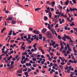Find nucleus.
<instances>
[{
	"instance_id": "nucleus-1",
	"label": "nucleus",
	"mask_w": 77,
	"mask_h": 77,
	"mask_svg": "<svg viewBox=\"0 0 77 77\" xmlns=\"http://www.w3.org/2000/svg\"><path fill=\"white\" fill-rule=\"evenodd\" d=\"M46 34L48 37L49 38H52L53 37V35L50 32V31H48L46 32Z\"/></svg>"
},
{
	"instance_id": "nucleus-2",
	"label": "nucleus",
	"mask_w": 77,
	"mask_h": 77,
	"mask_svg": "<svg viewBox=\"0 0 77 77\" xmlns=\"http://www.w3.org/2000/svg\"><path fill=\"white\" fill-rule=\"evenodd\" d=\"M70 11L72 12V11H73V12L75 11H77V9L76 8H70Z\"/></svg>"
},
{
	"instance_id": "nucleus-3",
	"label": "nucleus",
	"mask_w": 77,
	"mask_h": 77,
	"mask_svg": "<svg viewBox=\"0 0 77 77\" xmlns=\"http://www.w3.org/2000/svg\"><path fill=\"white\" fill-rule=\"evenodd\" d=\"M33 32L34 33L36 34V35H38V34H39V31H36L35 30H34L33 31Z\"/></svg>"
},
{
	"instance_id": "nucleus-4",
	"label": "nucleus",
	"mask_w": 77,
	"mask_h": 77,
	"mask_svg": "<svg viewBox=\"0 0 77 77\" xmlns=\"http://www.w3.org/2000/svg\"><path fill=\"white\" fill-rule=\"evenodd\" d=\"M69 0H67V1L66 2L64 3V5H65L66 6L69 4Z\"/></svg>"
},
{
	"instance_id": "nucleus-5",
	"label": "nucleus",
	"mask_w": 77,
	"mask_h": 77,
	"mask_svg": "<svg viewBox=\"0 0 77 77\" xmlns=\"http://www.w3.org/2000/svg\"><path fill=\"white\" fill-rule=\"evenodd\" d=\"M12 20V17H9L8 18H7L6 19V20H8V21H11V20Z\"/></svg>"
},
{
	"instance_id": "nucleus-6",
	"label": "nucleus",
	"mask_w": 77,
	"mask_h": 77,
	"mask_svg": "<svg viewBox=\"0 0 77 77\" xmlns=\"http://www.w3.org/2000/svg\"><path fill=\"white\" fill-rule=\"evenodd\" d=\"M46 32H47L46 28H44L42 30V32L43 33H45Z\"/></svg>"
},
{
	"instance_id": "nucleus-7",
	"label": "nucleus",
	"mask_w": 77,
	"mask_h": 77,
	"mask_svg": "<svg viewBox=\"0 0 77 77\" xmlns=\"http://www.w3.org/2000/svg\"><path fill=\"white\" fill-rule=\"evenodd\" d=\"M12 32H13V31H12V30L11 29L9 32V33L8 34V35H10V36H11V35H12Z\"/></svg>"
},
{
	"instance_id": "nucleus-8",
	"label": "nucleus",
	"mask_w": 77,
	"mask_h": 77,
	"mask_svg": "<svg viewBox=\"0 0 77 77\" xmlns=\"http://www.w3.org/2000/svg\"><path fill=\"white\" fill-rule=\"evenodd\" d=\"M23 70V69H20L18 70V71H17V73H22V71Z\"/></svg>"
},
{
	"instance_id": "nucleus-9",
	"label": "nucleus",
	"mask_w": 77,
	"mask_h": 77,
	"mask_svg": "<svg viewBox=\"0 0 77 77\" xmlns=\"http://www.w3.org/2000/svg\"><path fill=\"white\" fill-rule=\"evenodd\" d=\"M51 6H52V7H54V5H55V2L54 1L53 2H52L51 3Z\"/></svg>"
},
{
	"instance_id": "nucleus-10",
	"label": "nucleus",
	"mask_w": 77,
	"mask_h": 77,
	"mask_svg": "<svg viewBox=\"0 0 77 77\" xmlns=\"http://www.w3.org/2000/svg\"><path fill=\"white\" fill-rule=\"evenodd\" d=\"M70 26L71 27H72L73 26H75V24H74V22H72L71 24H70Z\"/></svg>"
},
{
	"instance_id": "nucleus-11",
	"label": "nucleus",
	"mask_w": 77,
	"mask_h": 77,
	"mask_svg": "<svg viewBox=\"0 0 77 77\" xmlns=\"http://www.w3.org/2000/svg\"><path fill=\"white\" fill-rule=\"evenodd\" d=\"M12 24H15L16 23V22L15 20H12Z\"/></svg>"
},
{
	"instance_id": "nucleus-12",
	"label": "nucleus",
	"mask_w": 77,
	"mask_h": 77,
	"mask_svg": "<svg viewBox=\"0 0 77 77\" xmlns=\"http://www.w3.org/2000/svg\"><path fill=\"white\" fill-rule=\"evenodd\" d=\"M44 19L45 20H48V17L46 16H45L44 17Z\"/></svg>"
},
{
	"instance_id": "nucleus-13",
	"label": "nucleus",
	"mask_w": 77,
	"mask_h": 77,
	"mask_svg": "<svg viewBox=\"0 0 77 77\" xmlns=\"http://www.w3.org/2000/svg\"><path fill=\"white\" fill-rule=\"evenodd\" d=\"M12 35H13V36H15V35H17L16 33H15V31H14L13 32Z\"/></svg>"
},
{
	"instance_id": "nucleus-14",
	"label": "nucleus",
	"mask_w": 77,
	"mask_h": 77,
	"mask_svg": "<svg viewBox=\"0 0 77 77\" xmlns=\"http://www.w3.org/2000/svg\"><path fill=\"white\" fill-rule=\"evenodd\" d=\"M14 64V61H12L11 62V66H13Z\"/></svg>"
},
{
	"instance_id": "nucleus-15",
	"label": "nucleus",
	"mask_w": 77,
	"mask_h": 77,
	"mask_svg": "<svg viewBox=\"0 0 77 77\" xmlns=\"http://www.w3.org/2000/svg\"><path fill=\"white\" fill-rule=\"evenodd\" d=\"M24 74H25V75L26 76L27 75H28V74H29V73L27 72H24Z\"/></svg>"
},
{
	"instance_id": "nucleus-16",
	"label": "nucleus",
	"mask_w": 77,
	"mask_h": 77,
	"mask_svg": "<svg viewBox=\"0 0 77 77\" xmlns=\"http://www.w3.org/2000/svg\"><path fill=\"white\" fill-rule=\"evenodd\" d=\"M58 38L59 39H61L62 38V37H61L60 35H58Z\"/></svg>"
},
{
	"instance_id": "nucleus-17",
	"label": "nucleus",
	"mask_w": 77,
	"mask_h": 77,
	"mask_svg": "<svg viewBox=\"0 0 77 77\" xmlns=\"http://www.w3.org/2000/svg\"><path fill=\"white\" fill-rule=\"evenodd\" d=\"M32 60L33 61H36V58L35 57H34L32 58Z\"/></svg>"
},
{
	"instance_id": "nucleus-18",
	"label": "nucleus",
	"mask_w": 77,
	"mask_h": 77,
	"mask_svg": "<svg viewBox=\"0 0 77 77\" xmlns=\"http://www.w3.org/2000/svg\"><path fill=\"white\" fill-rule=\"evenodd\" d=\"M66 38L68 40H69L70 39V38L69 37V36L68 35L67 36Z\"/></svg>"
},
{
	"instance_id": "nucleus-19",
	"label": "nucleus",
	"mask_w": 77,
	"mask_h": 77,
	"mask_svg": "<svg viewBox=\"0 0 77 77\" xmlns=\"http://www.w3.org/2000/svg\"><path fill=\"white\" fill-rule=\"evenodd\" d=\"M72 1L73 2V3H76V0H72Z\"/></svg>"
},
{
	"instance_id": "nucleus-20",
	"label": "nucleus",
	"mask_w": 77,
	"mask_h": 77,
	"mask_svg": "<svg viewBox=\"0 0 77 77\" xmlns=\"http://www.w3.org/2000/svg\"><path fill=\"white\" fill-rule=\"evenodd\" d=\"M45 39L46 38L45 37H43V41H46Z\"/></svg>"
},
{
	"instance_id": "nucleus-21",
	"label": "nucleus",
	"mask_w": 77,
	"mask_h": 77,
	"mask_svg": "<svg viewBox=\"0 0 77 77\" xmlns=\"http://www.w3.org/2000/svg\"><path fill=\"white\" fill-rule=\"evenodd\" d=\"M24 35H25L24 33H21L20 34V36H24Z\"/></svg>"
},
{
	"instance_id": "nucleus-22",
	"label": "nucleus",
	"mask_w": 77,
	"mask_h": 77,
	"mask_svg": "<svg viewBox=\"0 0 77 77\" xmlns=\"http://www.w3.org/2000/svg\"><path fill=\"white\" fill-rule=\"evenodd\" d=\"M50 30H51V32H52V33H53L54 35V32H53V29H50Z\"/></svg>"
},
{
	"instance_id": "nucleus-23",
	"label": "nucleus",
	"mask_w": 77,
	"mask_h": 77,
	"mask_svg": "<svg viewBox=\"0 0 77 77\" xmlns=\"http://www.w3.org/2000/svg\"><path fill=\"white\" fill-rule=\"evenodd\" d=\"M26 40L27 41H29V43H32V41L29 40V39H28L26 38Z\"/></svg>"
},
{
	"instance_id": "nucleus-24",
	"label": "nucleus",
	"mask_w": 77,
	"mask_h": 77,
	"mask_svg": "<svg viewBox=\"0 0 77 77\" xmlns=\"http://www.w3.org/2000/svg\"><path fill=\"white\" fill-rule=\"evenodd\" d=\"M28 72H30V71H32V69H31L30 68H29L28 69Z\"/></svg>"
},
{
	"instance_id": "nucleus-25",
	"label": "nucleus",
	"mask_w": 77,
	"mask_h": 77,
	"mask_svg": "<svg viewBox=\"0 0 77 77\" xmlns=\"http://www.w3.org/2000/svg\"><path fill=\"white\" fill-rule=\"evenodd\" d=\"M69 68V67L68 66H67L65 68V70H67Z\"/></svg>"
},
{
	"instance_id": "nucleus-26",
	"label": "nucleus",
	"mask_w": 77,
	"mask_h": 77,
	"mask_svg": "<svg viewBox=\"0 0 77 77\" xmlns=\"http://www.w3.org/2000/svg\"><path fill=\"white\" fill-rule=\"evenodd\" d=\"M56 44V42H54L52 43V45L53 46L54 45Z\"/></svg>"
},
{
	"instance_id": "nucleus-27",
	"label": "nucleus",
	"mask_w": 77,
	"mask_h": 77,
	"mask_svg": "<svg viewBox=\"0 0 77 77\" xmlns=\"http://www.w3.org/2000/svg\"><path fill=\"white\" fill-rule=\"evenodd\" d=\"M67 47L68 48V50H69V49L70 47H69V45H68V44H67Z\"/></svg>"
},
{
	"instance_id": "nucleus-28",
	"label": "nucleus",
	"mask_w": 77,
	"mask_h": 77,
	"mask_svg": "<svg viewBox=\"0 0 77 77\" xmlns=\"http://www.w3.org/2000/svg\"><path fill=\"white\" fill-rule=\"evenodd\" d=\"M41 57L42 58V59H44H44H45V57H44V55H42L41 56Z\"/></svg>"
},
{
	"instance_id": "nucleus-29",
	"label": "nucleus",
	"mask_w": 77,
	"mask_h": 77,
	"mask_svg": "<svg viewBox=\"0 0 77 77\" xmlns=\"http://www.w3.org/2000/svg\"><path fill=\"white\" fill-rule=\"evenodd\" d=\"M22 60H24V59H25V57L23 56H22Z\"/></svg>"
},
{
	"instance_id": "nucleus-30",
	"label": "nucleus",
	"mask_w": 77,
	"mask_h": 77,
	"mask_svg": "<svg viewBox=\"0 0 77 77\" xmlns=\"http://www.w3.org/2000/svg\"><path fill=\"white\" fill-rule=\"evenodd\" d=\"M26 69H23V71L24 72V71H27V68H26Z\"/></svg>"
},
{
	"instance_id": "nucleus-31",
	"label": "nucleus",
	"mask_w": 77,
	"mask_h": 77,
	"mask_svg": "<svg viewBox=\"0 0 77 77\" xmlns=\"http://www.w3.org/2000/svg\"><path fill=\"white\" fill-rule=\"evenodd\" d=\"M33 29L32 28L30 27L29 28V30H30V31H33Z\"/></svg>"
},
{
	"instance_id": "nucleus-32",
	"label": "nucleus",
	"mask_w": 77,
	"mask_h": 77,
	"mask_svg": "<svg viewBox=\"0 0 77 77\" xmlns=\"http://www.w3.org/2000/svg\"><path fill=\"white\" fill-rule=\"evenodd\" d=\"M63 45V43H62V41H60V45H61V46H62Z\"/></svg>"
},
{
	"instance_id": "nucleus-33",
	"label": "nucleus",
	"mask_w": 77,
	"mask_h": 77,
	"mask_svg": "<svg viewBox=\"0 0 77 77\" xmlns=\"http://www.w3.org/2000/svg\"><path fill=\"white\" fill-rule=\"evenodd\" d=\"M69 40H70V41L71 42L73 43V41H72V38H70V39Z\"/></svg>"
},
{
	"instance_id": "nucleus-34",
	"label": "nucleus",
	"mask_w": 77,
	"mask_h": 77,
	"mask_svg": "<svg viewBox=\"0 0 77 77\" xmlns=\"http://www.w3.org/2000/svg\"><path fill=\"white\" fill-rule=\"evenodd\" d=\"M46 71L45 70H43V71H41V72H42V73H45V72Z\"/></svg>"
},
{
	"instance_id": "nucleus-35",
	"label": "nucleus",
	"mask_w": 77,
	"mask_h": 77,
	"mask_svg": "<svg viewBox=\"0 0 77 77\" xmlns=\"http://www.w3.org/2000/svg\"><path fill=\"white\" fill-rule=\"evenodd\" d=\"M41 52H42V53L43 54H45V52L44 51H43V50H42Z\"/></svg>"
},
{
	"instance_id": "nucleus-36",
	"label": "nucleus",
	"mask_w": 77,
	"mask_h": 77,
	"mask_svg": "<svg viewBox=\"0 0 77 77\" xmlns=\"http://www.w3.org/2000/svg\"><path fill=\"white\" fill-rule=\"evenodd\" d=\"M38 50H41V51L42 50V48L41 47H39L38 48Z\"/></svg>"
},
{
	"instance_id": "nucleus-37",
	"label": "nucleus",
	"mask_w": 77,
	"mask_h": 77,
	"mask_svg": "<svg viewBox=\"0 0 77 77\" xmlns=\"http://www.w3.org/2000/svg\"><path fill=\"white\" fill-rule=\"evenodd\" d=\"M53 65L55 66L56 67H57V65L56 63H54L53 64Z\"/></svg>"
},
{
	"instance_id": "nucleus-38",
	"label": "nucleus",
	"mask_w": 77,
	"mask_h": 77,
	"mask_svg": "<svg viewBox=\"0 0 77 77\" xmlns=\"http://www.w3.org/2000/svg\"><path fill=\"white\" fill-rule=\"evenodd\" d=\"M54 32L55 33V34L56 36H57V34L56 33V32L54 30Z\"/></svg>"
},
{
	"instance_id": "nucleus-39",
	"label": "nucleus",
	"mask_w": 77,
	"mask_h": 77,
	"mask_svg": "<svg viewBox=\"0 0 77 77\" xmlns=\"http://www.w3.org/2000/svg\"><path fill=\"white\" fill-rule=\"evenodd\" d=\"M60 68L61 69H63V66H62V65H60Z\"/></svg>"
},
{
	"instance_id": "nucleus-40",
	"label": "nucleus",
	"mask_w": 77,
	"mask_h": 77,
	"mask_svg": "<svg viewBox=\"0 0 77 77\" xmlns=\"http://www.w3.org/2000/svg\"><path fill=\"white\" fill-rule=\"evenodd\" d=\"M62 39L63 40H64V41H66V39H65V37H63L62 38Z\"/></svg>"
},
{
	"instance_id": "nucleus-41",
	"label": "nucleus",
	"mask_w": 77,
	"mask_h": 77,
	"mask_svg": "<svg viewBox=\"0 0 77 77\" xmlns=\"http://www.w3.org/2000/svg\"><path fill=\"white\" fill-rule=\"evenodd\" d=\"M45 11L46 13H48L50 12V11H49V10L47 11L46 10H45Z\"/></svg>"
},
{
	"instance_id": "nucleus-42",
	"label": "nucleus",
	"mask_w": 77,
	"mask_h": 77,
	"mask_svg": "<svg viewBox=\"0 0 77 77\" xmlns=\"http://www.w3.org/2000/svg\"><path fill=\"white\" fill-rule=\"evenodd\" d=\"M60 60L59 59L57 61V62L58 63H60Z\"/></svg>"
},
{
	"instance_id": "nucleus-43",
	"label": "nucleus",
	"mask_w": 77,
	"mask_h": 77,
	"mask_svg": "<svg viewBox=\"0 0 77 77\" xmlns=\"http://www.w3.org/2000/svg\"><path fill=\"white\" fill-rule=\"evenodd\" d=\"M47 11H50V8H49V7H48L47 8Z\"/></svg>"
},
{
	"instance_id": "nucleus-44",
	"label": "nucleus",
	"mask_w": 77,
	"mask_h": 77,
	"mask_svg": "<svg viewBox=\"0 0 77 77\" xmlns=\"http://www.w3.org/2000/svg\"><path fill=\"white\" fill-rule=\"evenodd\" d=\"M60 17H65V15H63V13H61V16H60Z\"/></svg>"
},
{
	"instance_id": "nucleus-45",
	"label": "nucleus",
	"mask_w": 77,
	"mask_h": 77,
	"mask_svg": "<svg viewBox=\"0 0 77 77\" xmlns=\"http://www.w3.org/2000/svg\"><path fill=\"white\" fill-rule=\"evenodd\" d=\"M63 45H62L61 46V48H61V49H62V50H63Z\"/></svg>"
},
{
	"instance_id": "nucleus-46",
	"label": "nucleus",
	"mask_w": 77,
	"mask_h": 77,
	"mask_svg": "<svg viewBox=\"0 0 77 77\" xmlns=\"http://www.w3.org/2000/svg\"><path fill=\"white\" fill-rule=\"evenodd\" d=\"M64 63L63 62L61 63V65H64Z\"/></svg>"
},
{
	"instance_id": "nucleus-47",
	"label": "nucleus",
	"mask_w": 77,
	"mask_h": 77,
	"mask_svg": "<svg viewBox=\"0 0 77 77\" xmlns=\"http://www.w3.org/2000/svg\"><path fill=\"white\" fill-rule=\"evenodd\" d=\"M69 2H70L69 4H71V5H74L73 3H72V1H70Z\"/></svg>"
},
{
	"instance_id": "nucleus-48",
	"label": "nucleus",
	"mask_w": 77,
	"mask_h": 77,
	"mask_svg": "<svg viewBox=\"0 0 77 77\" xmlns=\"http://www.w3.org/2000/svg\"><path fill=\"white\" fill-rule=\"evenodd\" d=\"M48 59L49 60H50V61H51V60H52V59L51 58V57L48 58Z\"/></svg>"
},
{
	"instance_id": "nucleus-49",
	"label": "nucleus",
	"mask_w": 77,
	"mask_h": 77,
	"mask_svg": "<svg viewBox=\"0 0 77 77\" xmlns=\"http://www.w3.org/2000/svg\"><path fill=\"white\" fill-rule=\"evenodd\" d=\"M59 8L60 10V9H62V6H61Z\"/></svg>"
},
{
	"instance_id": "nucleus-50",
	"label": "nucleus",
	"mask_w": 77,
	"mask_h": 77,
	"mask_svg": "<svg viewBox=\"0 0 77 77\" xmlns=\"http://www.w3.org/2000/svg\"><path fill=\"white\" fill-rule=\"evenodd\" d=\"M57 57H54V59H55V60H56L57 59Z\"/></svg>"
},
{
	"instance_id": "nucleus-51",
	"label": "nucleus",
	"mask_w": 77,
	"mask_h": 77,
	"mask_svg": "<svg viewBox=\"0 0 77 77\" xmlns=\"http://www.w3.org/2000/svg\"><path fill=\"white\" fill-rule=\"evenodd\" d=\"M53 62L54 63H56V60H53Z\"/></svg>"
},
{
	"instance_id": "nucleus-52",
	"label": "nucleus",
	"mask_w": 77,
	"mask_h": 77,
	"mask_svg": "<svg viewBox=\"0 0 77 77\" xmlns=\"http://www.w3.org/2000/svg\"><path fill=\"white\" fill-rule=\"evenodd\" d=\"M28 48L29 49H31L32 48V46H29L28 47Z\"/></svg>"
},
{
	"instance_id": "nucleus-53",
	"label": "nucleus",
	"mask_w": 77,
	"mask_h": 77,
	"mask_svg": "<svg viewBox=\"0 0 77 77\" xmlns=\"http://www.w3.org/2000/svg\"><path fill=\"white\" fill-rule=\"evenodd\" d=\"M5 62L6 63H8V60H6L5 61Z\"/></svg>"
},
{
	"instance_id": "nucleus-54",
	"label": "nucleus",
	"mask_w": 77,
	"mask_h": 77,
	"mask_svg": "<svg viewBox=\"0 0 77 77\" xmlns=\"http://www.w3.org/2000/svg\"><path fill=\"white\" fill-rule=\"evenodd\" d=\"M56 14H58V15H59V12H57V11H56Z\"/></svg>"
},
{
	"instance_id": "nucleus-55",
	"label": "nucleus",
	"mask_w": 77,
	"mask_h": 77,
	"mask_svg": "<svg viewBox=\"0 0 77 77\" xmlns=\"http://www.w3.org/2000/svg\"><path fill=\"white\" fill-rule=\"evenodd\" d=\"M59 25H58V24H57V25H56L55 26V27L56 28H57V27Z\"/></svg>"
},
{
	"instance_id": "nucleus-56",
	"label": "nucleus",
	"mask_w": 77,
	"mask_h": 77,
	"mask_svg": "<svg viewBox=\"0 0 77 77\" xmlns=\"http://www.w3.org/2000/svg\"><path fill=\"white\" fill-rule=\"evenodd\" d=\"M10 47L11 48H14V46H13V45H11L10 46Z\"/></svg>"
},
{
	"instance_id": "nucleus-57",
	"label": "nucleus",
	"mask_w": 77,
	"mask_h": 77,
	"mask_svg": "<svg viewBox=\"0 0 77 77\" xmlns=\"http://www.w3.org/2000/svg\"><path fill=\"white\" fill-rule=\"evenodd\" d=\"M61 60L62 62H63V63H64V60H63V58H62L61 59Z\"/></svg>"
},
{
	"instance_id": "nucleus-58",
	"label": "nucleus",
	"mask_w": 77,
	"mask_h": 77,
	"mask_svg": "<svg viewBox=\"0 0 77 77\" xmlns=\"http://www.w3.org/2000/svg\"><path fill=\"white\" fill-rule=\"evenodd\" d=\"M64 50H68V48L66 47L64 48Z\"/></svg>"
},
{
	"instance_id": "nucleus-59",
	"label": "nucleus",
	"mask_w": 77,
	"mask_h": 77,
	"mask_svg": "<svg viewBox=\"0 0 77 77\" xmlns=\"http://www.w3.org/2000/svg\"><path fill=\"white\" fill-rule=\"evenodd\" d=\"M12 60L13 61H15V57H14L12 59Z\"/></svg>"
},
{
	"instance_id": "nucleus-60",
	"label": "nucleus",
	"mask_w": 77,
	"mask_h": 77,
	"mask_svg": "<svg viewBox=\"0 0 77 77\" xmlns=\"http://www.w3.org/2000/svg\"><path fill=\"white\" fill-rule=\"evenodd\" d=\"M46 56L48 57H50V55H49V54H47L46 55Z\"/></svg>"
},
{
	"instance_id": "nucleus-61",
	"label": "nucleus",
	"mask_w": 77,
	"mask_h": 77,
	"mask_svg": "<svg viewBox=\"0 0 77 77\" xmlns=\"http://www.w3.org/2000/svg\"><path fill=\"white\" fill-rule=\"evenodd\" d=\"M75 48H76L75 47H73V51H74L75 50Z\"/></svg>"
},
{
	"instance_id": "nucleus-62",
	"label": "nucleus",
	"mask_w": 77,
	"mask_h": 77,
	"mask_svg": "<svg viewBox=\"0 0 77 77\" xmlns=\"http://www.w3.org/2000/svg\"><path fill=\"white\" fill-rule=\"evenodd\" d=\"M32 54V52L31 51L28 53V54Z\"/></svg>"
},
{
	"instance_id": "nucleus-63",
	"label": "nucleus",
	"mask_w": 77,
	"mask_h": 77,
	"mask_svg": "<svg viewBox=\"0 0 77 77\" xmlns=\"http://www.w3.org/2000/svg\"><path fill=\"white\" fill-rule=\"evenodd\" d=\"M55 45L56 46V47H58L59 46V45L57 44H55Z\"/></svg>"
},
{
	"instance_id": "nucleus-64",
	"label": "nucleus",
	"mask_w": 77,
	"mask_h": 77,
	"mask_svg": "<svg viewBox=\"0 0 77 77\" xmlns=\"http://www.w3.org/2000/svg\"><path fill=\"white\" fill-rule=\"evenodd\" d=\"M64 55L65 56H67V54L66 53H64Z\"/></svg>"
}]
</instances>
